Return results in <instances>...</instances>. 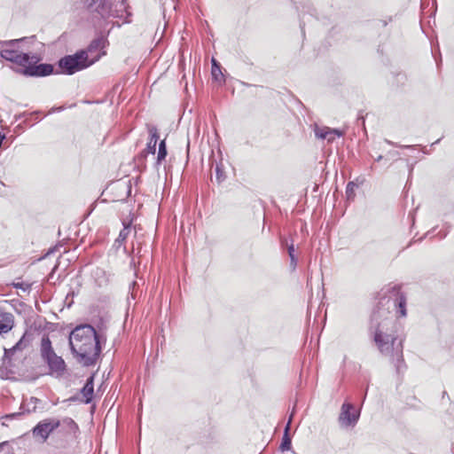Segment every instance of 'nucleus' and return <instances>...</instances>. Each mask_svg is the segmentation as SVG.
Masks as SVG:
<instances>
[{
  "mask_svg": "<svg viewBox=\"0 0 454 454\" xmlns=\"http://www.w3.org/2000/svg\"><path fill=\"white\" fill-rule=\"evenodd\" d=\"M43 45L35 36L3 42L0 55L3 59L24 68L28 76H45L53 71L51 65L39 64Z\"/></svg>",
  "mask_w": 454,
  "mask_h": 454,
  "instance_id": "nucleus-1",
  "label": "nucleus"
},
{
  "mask_svg": "<svg viewBox=\"0 0 454 454\" xmlns=\"http://www.w3.org/2000/svg\"><path fill=\"white\" fill-rule=\"evenodd\" d=\"M370 335L382 355L396 360V368L399 372L401 370L400 364L403 362V345L401 340L397 341L395 336V320L393 318L380 319V315L373 314L371 320Z\"/></svg>",
  "mask_w": 454,
  "mask_h": 454,
  "instance_id": "nucleus-2",
  "label": "nucleus"
},
{
  "mask_svg": "<svg viewBox=\"0 0 454 454\" xmlns=\"http://www.w3.org/2000/svg\"><path fill=\"white\" fill-rule=\"evenodd\" d=\"M69 344L72 353L85 366L93 364L101 351L97 333L90 325L75 327L70 333Z\"/></svg>",
  "mask_w": 454,
  "mask_h": 454,
  "instance_id": "nucleus-3",
  "label": "nucleus"
},
{
  "mask_svg": "<svg viewBox=\"0 0 454 454\" xmlns=\"http://www.w3.org/2000/svg\"><path fill=\"white\" fill-rule=\"evenodd\" d=\"M41 356L48 364L51 374L60 375L65 371V362L52 348L51 342L47 336H43L41 341Z\"/></svg>",
  "mask_w": 454,
  "mask_h": 454,
  "instance_id": "nucleus-4",
  "label": "nucleus"
},
{
  "mask_svg": "<svg viewBox=\"0 0 454 454\" xmlns=\"http://www.w3.org/2000/svg\"><path fill=\"white\" fill-rule=\"evenodd\" d=\"M97 10L103 18H120L123 22H129L130 13L127 11L125 0H102Z\"/></svg>",
  "mask_w": 454,
  "mask_h": 454,
  "instance_id": "nucleus-5",
  "label": "nucleus"
},
{
  "mask_svg": "<svg viewBox=\"0 0 454 454\" xmlns=\"http://www.w3.org/2000/svg\"><path fill=\"white\" fill-rule=\"evenodd\" d=\"M59 67L62 73L73 74L75 72L88 67V63H86V54L77 52L73 56L64 57L59 60Z\"/></svg>",
  "mask_w": 454,
  "mask_h": 454,
  "instance_id": "nucleus-6",
  "label": "nucleus"
},
{
  "mask_svg": "<svg viewBox=\"0 0 454 454\" xmlns=\"http://www.w3.org/2000/svg\"><path fill=\"white\" fill-rule=\"evenodd\" d=\"M59 427V419L48 418L40 421L32 430L33 437L40 442H44L49 435Z\"/></svg>",
  "mask_w": 454,
  "mask_h": 454,
  "instance_id": "nucleus-7",
  "label": "nucleus"
},
{
  "mask_svg": "<svg viewBox=\"0 0 454 454\" xmlns=\"http://www.w3.org/2000/svg\"><path fill=\"white\" fill-rule=\"evenodd\" d=\"M106 43L107 41L105 36H99L90 43L86 51H80L81 53L86 54V63H88V67L97 62L106 54L104 49L106 48Z\"/></svg>",
  "mask_w": 454,
  "mask_h": 454,
  "instance_id": "nucleus-8",
  "label": "nucleus"
},
{
  "mask_svg": "<svg viewBox=\"0 0 454 454\" xmlns=\"http://www.w3.org/2000/svg\"><path fill=\"white\" fill-rule=\"evenodd\" d=\"M359 416V411L355 409L353 404L344 403L340 408L339 423L341 427H353L357 423Z\"/></svg>",
  "mask_w": 454,
  "mask_h": 454,
  "instance_id": "nucleus-9",
  "label": "nucleus"
},
{
  "mask_svg": "<svg viewBox=\"0 0 454 454\" xmlns=\"http://www.w3.org/2000/svg\"><path fill=\"white\" fill-rule=\"evenodd\" d=\"M314 132L317 138L325 139L329 143H332L336 137H340L343 135V132L340 129L317 125L315 126Z\"/></svg>",
  "mask_w": 454,
  "mask_h": 454,
  "instance_id": "nucleus-10",
  "label": "nucleus"
},
{
  "mask_svg": "<svg viewBox=\"0 0 454 454\" xmlns=\"http://www.w3.org/2000/svg\"><path fill=\"white\" fill-rule=\"evenodd\" d=\"M59 424L60 428V432L65 434H73L74 435L78 431L77 424L70 418H63L62 419H59Z\"/></svg>",
  "mask_w": 454,
  "mask_h": 454,
  "instance_id": "nucleus-11",
  "label": "nucleus"
},
{
  "mask_svg": "<svg viewBox=\"0 0 454 454\" xmlns=\"http://www.w3.org/2000/svg\"><path fill=\"white\" fill-rule=\"evenodd\" d=\"M293 416H294V412H292V414L290 415L288 422L285 427L284 435H283L282 442L280 444V450L282 451L289 450L291 449L292 442H291V437L288 434V432L290 430V425H291V422L293 419Z\"/></svg>",
  "mask_w": 454,
  "mask_h": 454,
  "instance_id": "nucleus-12",
  "label": "nucleus"
},
{
  "mask_svg": "<svg viewBox=\"0 0 454 454\" xmlns=\"http://www.w3.org/2000/svg\"><path fill=\"white\" fill-rule=\"evenodd\" d=\"M13 326L12 316L9 313L0 315V334L8 333Z\"/></svg>",
  "mask_w": 454,
  "mask_h": 454,
  "instance_id": "nucleus-13",
  "label": "nucleus"
},
{
  "mask_svg": "<svg viewBox=\"0 0 454 454\" xmlns=\"http://www.w3.org/2000/svg\"><path fill=\"white\" fill-rule=\"evenodd\" d=\"M94 387L93 377H90L82 389V395L86 403H90L93 397Z\"/></svg>",
  "mask_w": 454,
  "mask_h": 454,
  "instance_id": "nucleus-14",
  "label": "nucleus"
},
{
  "mask_svg": "<svg viewBox=\"0 0 454 454\" xmlns=\"http://www.w3.org/2000/svg\"><path fill=\"white\" fill-rule=\"evenodd\" d=\"M149 132L151 137L146 146V152L147 153L154 154L156 152V145L159 139V135L157 129L154 127L150 128Z\"/></svg>",
  "mask_w": 454,
  "mask_h": 454,
  "instance_id": "nucleus-15",
  "label": "nucleus"
},
{
  "mask_svg": "<svg viewBox=\"0 0 454 454\" xmlns=\"http://www.w3.org/2000/svg\"><path fill=\"white\" fill-rule=\"evenodd\" d=\"M29 345V340L23 335L15 346L9 349H5V356H12L17 351H21Z\"/></svg>",
  "mask_w": 454,
  "mask_h": 454,
  "instance_id": "nucleus-16",
  "label": "nucleus"
},
{
  "mask_svg": "<svg viewBox=\"0 0 454 454\" xmlns=\"http://www.w3.org/2000/svg\"><path fill=\"white\" fill-rule=\"evenodd\" d=\"M395 306L397 308L396 313L400 317L406 316V297L403 294H398L396 297Z\"/></svg>",
  "mask_w": 454,
  "mask_h": 454,
  "instance_id": "nucleus-17",
  "label": "nucleus"
},
{
  "mask_svg": "<svg viewBox=\"0 0 454 454\" xmlns=\"http://www.w3.org/2000/svg\"><path fill=\"white\" fill-rule=\"evenodd\" d=\"M212 76L213 78L222 82L223 81V75L221 71V66L217 63V61L215 59H212Z\"/></svg>",
  "mask_w": 454,
  "mask_h": 454,
  "instance_id": "nucleus-18",
  "label": "nucleus"
},
{
  "mask_svg": "<svg viewBox=\"0 0 454 454\" xmlns=\"http://www.w3.org/2000/svg\"><path fill=\"white\" fill-rule=\"evenodd\" d=\"M130 231H131L130 225L123 223V229L120 231V234H119L118 238L116 239L115 243H118L119 245H121L129 235Z\"/></svg>",
  "mask_w": 454,
  "mask_h": 454,
  "instance_id": "nucleus-19",
  "label": "nucleus"
},
{
  "mask_svg": "<svg viewBox=\"0 0 454 454\" xmlns=\"http://www.w3.org/2000/svg\"><path fill=\"white\" fill-rule=\"evenodd\" d=\"M167 156V149L165 140L160 141L159 145V151L157 156V161L160 163L162 160H164Z\"/></svg>",
  "mask_w": 454,
  "mask_h": 454,
  "instance_id": "nucleus-20",
  "label": "nucleus"
},
{
  "mask_svg": "<svg viewBox=\"0 0 454 454\" xmlns=\"http://www.w3.org/2000/svg\"><path fill=\"white\" fill-rule=\"evenodd\" d=\"M356 184L354 182H348L346 187V196L348 200H353L355 197V189Z\"/></svg>",
  "mask_w": 454,
  "mask_h": 454,
  "instance_id": "nucleus-21",
  "label": "nucleus"
},
{
  "mask_svg": "<svg viewBox=\"0 0 454 454\" xmlns=\"http://www.w3.org/2000/svg\"><path fill=\"white\" fill-rule=\"evenodd\" d=\"M287 251H288V254L290 256L291 264L294 268L296 266L297 260L294 256V246L293 243L287 246Z\"/></svg>",
  "mask_w": 454,
  "mask_h": 454,
  "instance_id": "nucleus-22",
  "label": "nucleus"
},
{
  "mask_svg": "<svg viewBox=\"0 0 454 454\" xmlns=\"http://www.w3.org/2000/svg\"><path fill=\"white\" fill-rule=\"evenodd\" d=\"M0 454H14L11 445L7 442L0 443Z\"/></svg>",
  "mask_w": 454,
  "mask_h": 454,
  "instance_id": "nucleus-23",
  "label": "nucleus"
},
{
  "mask_svg": "<svg viewBox=\"0 0 454 454\" xmlns=\"http://www.w3.org/2000/svg\"><path fill=\"white\" fill-rule=\"evenodd\" d=\"M215 171H216L217 180L219 182H221L223 179V172L218 165L215 168Z\"/></svg>",
  "mask_w": 454,
  "mask_h": 454,
  "instance_id": "nucleus-24",
  "label": "nucleus"
},
{
  "mask_svg": "<svg viewBox=\"0 0 454 454\" xmlns=\"http://www.w3.org/2000/svg\"><path fill=\"white\" fill-rule=\"evenodd\" d=\"M15 286L17 288H21L24 291L28 290L30 287V286L28 284H23V283L16 284Z\"/></svg>",
  "mask_w": 454,
  "mask_h": 454,
  "instance_id": "nucleus-25",
  "label": "nucleus"
},
{
  "mask_svg": "<svg viewBox=\"0 0 454 454\" xmlns=\"http://www.w3.org/2000/svg\"><path fill=\"white\" fill-rule=\"evenodd\" d=\"M20 415V413H11V414L6 415L5 419H12V418H16Z\"/></svg>",
  "mask_w": 454,
  "mask_h": 454,
  "instance_id": "nucleus-26",
  "label": "nucleus"
},
{
  "mask_svg": "<svg viewBox=\"0 0 454 454\" xmlns=\"http://www.w3.org/2000/svg\"><path fill=\"white\" fill-rule=\"evenodd\" d=\"M31 402H33V403H35V405H34V407H33V410H35V407H36V406H35V403L38 402V399H37V398H35V397H32V398H31Z\"/></svg>",
  "mask_w": 454,
  "mask_h": 454,
  "instance_id": "nucleus-27",
  "label": "nucleus"
},
{
  "mask_svg": "<svg viewBox=\"0 0 454 454\" xmlns=\"http://www.w3.org/2000/svg\"><path fill=\"white\" fill-rule=\"evenodd\" d=\"M381 159H382V156L380 155V156H379V157L377 158V161L380 160Z\"/></svg>",
  "mask_w": 454,
  "mask_h": 454,
  "instance_id": "nucleus-28",
  "label": "nucleus"
},
{
  "mask_svg": "<svg viewBox=\"0 0 454 454\" xmlns=\"http://www.w3.org/2000/svg\"><path fill=\"white\" fill-rule=\"evenodd\" d=\"M136 285H137V283H136V282H133V283H132V286H133V288L136 286Z\"/></svg>",
  "mask_w": 454,
  "mask_h": 454,
  "instance_id": "nucleus-29",
  "label": "nucleus"
}]
</instances>
